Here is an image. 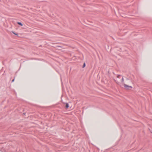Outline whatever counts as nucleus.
Masks as SVG:
<instances>
[{"label": "nucleus", "instance_id": "f257e3e1", "mask_svg": "<svg viewBox=\"0 0 152 152\" xmlns=\"http://www.w3.org/2000/svg\"><path fill=\"white\" fill-rule=\"evenodd\" d=\"M121 85L124 86V87L126 89H128L129 88H132V87L131 86H129L127 85H126L124 83V79L123 77H122L121 79Z\"/></svg>", "mask_w": 152, "mask_h": 152}, {"label": "nucleus", "instance_id": "f03ea898", "mask_svg": "<svg viewBox=\"0 0 152 152\" xmlns=\"http://www.w3.org/2000/svg\"><path fill=\"white\" fill-rule=\"evenodd\" d=\"M126 81H129V82H127V83H130L131 82V81L130 80H129L128 78H126Z\"/></svg>", "mask_w": 152, "mask_h": 152}, {"label": "nucleus", "instance_id": "7ed1b4c3", "mask_svg": "<svg viewBox=\"0 0 152 152\" xmlns=\"http://www.w3.org/2000/svg\"><path fill=\"white\" fill-rule=\"evenodd\" d=\"M17 23L19 25H20L21 26H23V24H22L20 22H17Z\"/></svg>", "mask_w": 152, "mask_h": 152}, {"label": "nucleus", "instance_id": "20e7f679", "mask_svg": "<svg viewBox=\"0 0 152 152\" xmlns=\"http://www.w3.org/2000/svg\"><path fill=\"white\" fill-rule=\"evenodd\" d=\"M69 107L68 104L67 103L66 104V108H68Z\"/></svg>", "mask_w": 152, "mask_h": 152}, {"label": "nucleus", "instance_id": "39448f33", "mask_svg": "<svg viewBox=\"0 0 152 152\" xmlns=\"http://www.w3.org/2000/svg\"><path fill=\"white\" fill-rule=\"evenodd\" d=\"M115 81L117 83H118V84L119 83V82H118L117 80H115Z\"/></svg>", "mask_w": 152, "mask_h": 152}, {"label": "nucleus", "instance_id": "423d86ee", "mask_svg": "<svg viewBox=\"0 0 152 152\" xmlns=\"http://www.w3.org/2000/svg\"><path fill=\"white\" fill-rule=\"evenodd\" d=\"M120 77V75H118L117 76V78H119V77Z\"/></svg>", "mask_w": 152, "mask_h": 152}, {"label": "nucleus", "instance_id": "0eeeda50", "mask_svg": "<svg viewBox=\"0 0 152 152\" xmlns=\"http://www.w3.org/2000/svg\"><path fill=\"white\" fill-rule=\"evenodd\" d=\"M85 66V64L84 63V64H83V67H84Z\"/></svg>", "mask_w": 152, "mask_h": 152}, {"label": "nucleus", "instance_id": "6e6552de", "mask_svg": "<svg viewBox=\"0 0 152 152\" xmlns=\"http://www.w3.org/2000/svg\"><path fill=\"white\" fill-rule=\"evenodd\" d=\"M14 79H13V80H12V82H13V81H14Z\"/></svg>", "mask_w": 152, "mask_h": 152}, {"label": "nucleus", "instance_id": "1a4fd4ad", "mask_svg": "<svg viewBox=\"0 0 152 152\" xmlns=\"http://www.w3.org/2000/svg\"><path fill=\"white\" fill-rule=\"evenodd\" d=\"M13 34H15L16 35L15 33H14L13 32Z\"/></svg>", "mask_w": 152, "mask_h": 152}]
</instances>
